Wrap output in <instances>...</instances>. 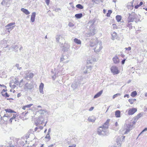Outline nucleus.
Segmentation results:
<instances>
[{
  "mask_svg": "<svg viewBox=\"0 0 147 147\" xmlns=\"http://www.w3.org/2000/svg\"><path fill=\"white\" fill-rule=\"evenodd\" d=\"M88 24L90 25L89 32L86 34L88 37H90L94 35L96 33V30L94 27V22L90 21Z\"/></svg>",
  "mask_w": 147,
  "mask_h": 147,
  "instance_id": "1",
  "label": "nucleus"
},
{
  "mask_svg": "<svg viewBox=\"0 0 147 147\" xmlns=\"http://www.w3.org/2000/svg\"><path fill=\"white\" fill-rule=\"evenodd\" d=\"M97 134L100 135H107L108 132L107 129H105L102 126L99 127L97 130Z\"/></svg>",
  "mask_w": 147,
  "mask_h": 147,
  "instance_id": "2",
  "label": "nucleus"
},
{
  "mask_svg": "<svg viewBox=\"0 0 147 147\" xmlns=\"http://www.w3.org/2000/svg\"><path fill=\"white\" fill-rule=\"evenodd\" d=\"M138 19H139V18L138 17V16L134 12H132L131 13L129 14L128 21L129 22H133L134 20H138Z\"/></svg>",
  "mask_w": 147,
  "mask_h": 147,
  "instance_id": "3",
  "label": "nucleus"
},
{
  "mask_svg": "<svg viewBox=\"0 0 147 147\" xmlns=\"http://www.w3.org/2000/svg\"><path fill=\"white\" fill-rule=\"evenodd\" d=\"M125 137V136H119L117 139V141H116V143L115 144L113 147H121V144L119 142V141H122L124 140Z\"/></svg>",
  "mask_w": 147,
  "mask_h": 147,
  "instance_id": "4",
  "label": "nucleus"
},
{
  "mask_svg": "<svg viewBox=\"0 0 147 147\" xmlns=\"http://www.w3.org/2000/svg\"><path fill=\"white\" fill-rule=\"evenodd\" d=\"M34 87V85L32 82L26 83L24 86V90H31Z\"/></svg>",
  "mask_w": 147,
  "mask_h": 147,
  "instance_id": "5",
  "label": "nucleus"
},
{
  "mask_svg": "<svg viewBox=\"0 0 147 147\" xmlns=\"http://www.w3.org/2000/svg\"><path fill=\"white\" fill-rule=\"evenodd\" d=\"M102 44L101 41L97 42V43L96 45V47L94 48V51L96 53L99 52L102 48Z\"/></svg>",
  "mask_w": 147,
  "mask_h": 147,
  "instance_id": "6",
  "label": "nucleus"
},
{
  "mask_svg": "<svg viewBox=\"0 0 147 147\" xmlns=\"http://www.w3.org/2000/svg\"><path fill=\"white\" fill-rule=\"evenodd\" d=\"M25 78L27 80H30L34 76V74L32 73H29L27 71L25 72Z\"/></svg>",
  "mask_w": 147,
  "mask_h": 147,
  "instance_id": "7",
  "label": "nucleus"
},
{
  "mask_svg": "<svg viewBox=\"0 0 147 147\" xmlns=\"http://www.w3.org/2000/svg\"><path fill=\"white\" fill-rule=\"evenodd\" d=\"M124 127H126L125 128L126 131L125 132V134H127L128 132H129L131 129H132L133 127V125H132L131 123L130 124H125L124 125Z\"/></svg>",
  "mask_w": 147,
  "mask_h": 147,
  "instance_id": "8",
  "label": "nucleus"
},
{
  "mask_svg": "<svg viewBox=\"0 0 147 147\" xmlns=\"http://www.w3.org/2000/svg\"><path fill=\"white\" fill-rule=\"evenodd\" d=\"M56 41L58 42L60 44V45L61 46L63 45V43H61V41L62 40L63 38L62 36L60 35H57L55 37Z\"/></svg>",
  "mask_w": 147,
  "mask_h": 147,
  "instance_id": "9",
  "label": "nucleus"
},
{
  "mask_svg": "<svg viewBox=\"0 0 147 147\" xmlns=\"http://www.w3.org/2000/svg\"><path fill=\"white\" fill-rule=\"evenodd\" d=\"M111 70L114 74H117L119 73L118 68L115 66H112L111 68Z\"/></svg>",
  "mask_w": 147,
  "mask_h": 147,
  "instance_id": "10",
  "label": "nucleus"
},
{
  "mask_svg": "<svg viewBox=\"0 0 147 147\" xmlns=\"http://www.w3.org/2000/svg\"><path fill=\"white\" fill-rule=\"evenodd\" d=\"M44 119L41 116H39V118L36 120V126L40 124H42L44 123Z\"/></svg>",
  "mask_w": 147,
  "mask_h": 147,
  "instance_id": "11",
  "label": "nucleus"
},
{
  "mask_svg": "<svg viewBox=\"0 0 147 147\" xmlns=\"http://www.w3.org/2000/svg\"><path fill=\"white\" fill-rule=\"evenodd\" d=\"M80 82H74L72 84L71 87L73 90H75L80 86Z\"/></svg>",
  "mask_w": 147,
  "mask_h": 147,
  "instance_id": "12",
  "label": "nucleus"
},
{
  "mask_svg": "<svg viewBox=\"0 0 147 147\" xmlns=\"http://www.w3.org/2000/svg\"><path fill=\"white\" fill-rule=\"evenodd\" d=\"M62 50L64 51H68L70 48V46L68 43H65L64 45L63 46Z\"/></svg>",
  "mask_w": 147,
  "mask_h": 147,
  "instance_id": "13",
  "label": "nucleus"
},
{
  "mask_svg": "<svg viewBox=\"0 0 147 147\" xmlns=\"http://www.w3.org/2000/svg\"><path fill=\"white\" fill-rule=\"evenodd\" d=\"M137 111V109L136 108H132L129 110L128 111V114L129 115H132Z\"/></svg>",
  "mask_w": 147,
  "mask_h": 147,
  "instance_id": "14",
  "label": "nucleus"
},
{
  "mask_svg": "<svg viewBox=\"0 0 147 147\" xmlns=\"http://www.w3.org/2000/svg\"><path fill=\"white\" fill-rule=\"evenodd\" d=\"M98 41L97 39H94L92 40H91L90 42V46L92 47L94 45L96 46V45L97 43V42Z\"/></svg>",
  "mask_w": 147,
  "mask_h": 147,
  "instance_id": "15",
  "label": "nucleus"
},
{
  "mask_svg": "<svg viewBox=\"0 0 147 147\" xmlns=\"http://www.w3.org/2000/svg\"><path fill=\"white\" fill-rule=\"evenodd\" d=\"M18 143L21 146H24L25 144L27 143V141L26 140H25L24 139L22 138L20 140Z\"/></svg>",
  "mask_w": 147,
  "mask_h": 147,
  "instance_id": "16",
  "label": "nucleus"
},
{
  "mask_svg": "<svg viewBox=\"0 0 147 147\" xmlns=\"http://www.w3.org/2000/svg\"><path fill=\"white\" fill-rule=\"evenodd\" d=\"M110 119H108L106 122L104 123L102 127H103L105 129H107L108 128L109 126V122L110 121Z\"/></svg>",
  "mask_w": 147,
  "mask_h": 147,
  "instance_id": "17",
  "label": "nucleus"
},
{
  "mask_svg": "<svg viewBox=\"0 0 147 147\" xmlns=\"http://www.w3.org/2000/svg\"><path fill=\"white\" fill-rule=\"evenodd\" d=\"M96 119V118L93 116L89 117L88 119V121L92 122H94Z\"/></svg>",
  "mask_w": 147,
  "mask_h": 147,
  "instance_id": "18",
  "label": "nucleus"
},
{
  "mask_svg": "<svg viewBox=\"0 0 147 147\" xmlns=\"http://www.w3.org/2000/svg\"><path fill=\"white\" fill-rule=\"evenodd\" d=\"M134 0L132 2H131L130 3H129L127 6V7L128 9H133L134 6L133 5V2Z\"/></svg>",
  "mask_w": 147,
  "mask_h": 147,
  "instance_id": "19",
  "label": "nucleus"
},
{
  "mask_svg": "<svg viewBox=\"0 0 147 147\" xmlns=\"http://www.w3.org/2000/svg\"><path fill=\"white\" fill-rule=\"evenodd\" d=\"M36 13L35 12H33L31 15V21L32 22H34L35 21Z\"/></svg>",
  "mask_w": 147,
  "mask_h": 147,
  "instance_id": "20",
  "label": "nucleus"
},
{
  "mask_svg": "<svg viewBox=\"0 0 147 147\" xmlns=\"http://www.w3.org/2000/svg\"><path fill=\"white\" fill-rule=\"evenodd\" d=\"M9 115L7 114H5L3 117H1V119H3L4 121H7L8 119V117H9Z\"/></svg>",
  "mask_w": 147,
  "mask_h": 147,
  "instance_id": "21",
  "label": "nucleus"
},
{
  "mask_svg": "<svg viewBox=\"0 0 147 147\" xmlns=\"http://www.w3.org/2000/svg\"><path fill=\"white\" fill-rule=\"evenodd\" d=\"M21 10L26 15H29L30 13V12L28 9L23 8H22Z\"/></svg>",
  "mask_w": 147,
  "mask_h": 147,
  "instance_id": "22",
  "label": "nucleus"
},
{
  "mask_svg": "<svg viewBox=\"0 0 147 147\" xmlns=\"http://www.w3.org/2000/svg\"><path fill=\"white\" fill-rule=\"evenodd\" d=\"M113 60L114 63L115 64L118 63L119 62V59L117 56H115V57H113Z\"/></svg>",
  "mask_w": 147,
  "mask_h": 147,
  "instance_id": "23",
  "label": "nucleus"
},
{
  "mask_svg": "<svg viewBox=\"0 0 147 147\" xmlns=\"http://www.w3.org/2000/svg\"><path fill=\"white\" fill-rule=\"evenodd\" d=\"M103 92V90H101L99 92L97 93L94 96V98H98L100 96Z\"/></svg>",
  "mask_w": 147,
  "mask_h": 147,
  "instance_id": "24",
  "label": "nucleus"
},
{
  "mask_svg": "<svg viewBox=\"0 0 147 147\" xmlns=\"http://www.w3.org/2000/svg\"><path fill=\"white\" fill-rule=\"evenodd\" d=\"M38 112L41 115H43L45 113H46L47 111L46 110H42L40 109Z\"/></svg>",
  "mask_w": 147,
  "mask_h": 147,
  "instance_id": "25",
  "label": "nucleus"
},
{
  "mask_svg": "<svg viewBox=\"0 0 147 147\" xmlns=\"http://www.w3.org/2000/svg\"><path fill=\"white\" fill-rule=\"evenodd\" d=\"M74 42L78 45H81V41L77 38H75L74 39Z\"/></svg>",
  "mask_w": 147,
  "mask_h": 147,
  "instance_id": "26",
  "label": "nucleus"
},
{
  "mask_svg": "<svg viewBox=\"0 0 147 147\" xmlns=\"http://www.w3.org/2000/svg\"><path fill=\"white\" fill-rule=\"evenodd\" d=\"M83 16V15L82 13H79L75 14V16L77 19H80Z\"/></svg>",
  "mask_w": 147,
  "mask_h": 147,
  "instance_id": "27",
  "label": "nucleus"
},
{
  "mask_svg": "<svg viewBox=\"0 0 147 147\" xmlns=\"http://www.w3.org/2000/svg\"><path fill=\"white\" fill-rule=\"evenodd\" d=\"M115 115L117 117H120V111L119 110H117L115 112Z\"/></svg>",
  "mask_w": 147,
  "mask_h": 147,
  "instance_id": "28",
  "label": "nucleus"
},
{
  "mask_svg": "<svg viewBox=\"0 0 147 147\" xmlns=\"http://www.w3.org/2000/svg\"><path fill=\"white\" fill-rule=\"evenodd\" d=\"M67 57L66 55H62L61 58V61H64L65 60L67 59Z\"/></svg>",
  "mask_w": 147,
  "mask_h": 147,
  "instance_id": "29",
  "label": "nucleus"
},
{
  "mask_svg": "<svg viewBox=\"0 0 147 147\" xmlns=\"http://www.w3.org/2000/svg\"><path fill=\"white\" fill-rule=\"evenodd\" d=\"M45 138L47 141L48 142L51 139L49 134H47L46 136L45 137Z\"/></svg>",
  "mask_w": 147,
  "mask_h": 147,
  "instance_id": "30",
  "label": "nucleus"
},
{
  "mask_svg": "<svg viewBox=\"0 0 147 147\" xmlns=\"http://www.w3.org/2000/svg\"><path fill=\"white\" fill-rule=\"evenodd\" d=\"M142 115V113H140L138 114V115L134 117V119L137 120L141 117Z\"/></svg>",
  "mask_w": 147,
  "mask_h": 147,
  "instance_id": "31",
  "label": "nucleus"
},
{
  "mask_svg": "<svg viewBox=\"0 0 147 147\" xmlns=\"http://www.w3.org/2000/svg\"><path fill=\"white\" fill-rule=\"evenodd\" d=\"M1 93L2 95L3 96L6 97H9V95L7 92L4 93L3 92H1Z\"/></svg>",
  "mask_w": 147,
  "mask_h": 147,
  "instance_id": "32",
  "label": "nucleus"
},
{
  "mask_svg": "<svg viewBox=\"0 0 147 147\" xmlns=\"http://www.w3.org/2000/svg\"><path fill=\"white\" fill-rule=\"evenodd\" d=\"M131 22H129L128 21V23L127 24V26L129 28V29H131L132 28V24L131 23Z\"/></svg>",
  "mask_w": 147,
  "mask_h": 147,
  "instance_id": "33",
  "label": "nucleus"
},
{
  "mask_svg": "<svg viewBox=\"0 0 147 147\" xmlns=\"http://www.w3.org/2000/svg\"><path fill=\"white\" fill-rule=\"evenodd\" d=\"M116 18L118 22H119L121 21V17L119 15H117L116 17Z\"/></svg>",
  "mask_w": 147,
  "mask_h": 147,
  "instance_id": "34",
  "label": "nucleus"
},
{
  "mask_svg": "<svg viewBox=\"0 0 147 147\" xmlns=\"http://www.w3.org/2000/svg\"><path fill=\"white\" fill-rule=\"evenodd\" d=\"M15 22H11V23H10L8 24L7 25H6L5 26V27H12V26H13V25H15Z\"/></svg>",
  "mask_w": 147,
  "mask_h": 147,
  "instance_id": "35",
  "label": "nucleus"
},
{
  "mask_svg": "<svg viewBox=\"0 0 147 147\" xmlns=\"http://www.w3.org/2000/svg\"><path fill=\"white\" fill-rule=\"evenodd\" d=\"M137 94V93L136 91L132 92L131 94V96L132 97H134Z\"/></svg>",
  "mask_w": 147,
  "mask_h": 147,
  "instance_id": "36",
  "label": "nucleus"
},
{
  "mask_svg": "<svg viewBox=\"0 0 147 147\" xmlns=\"http://www.w3.org/2000/svg\"><path fill=\"white\" fill-rule=\"evenodd\" d=\"M76 7L80 9H82L83 8V6L80 4H78L77 5Z\"/></svg>",
  "mask_w": 147,
  "mask_h": 147,
  "instance_id": "37",
  "label": "nucleus"
},
{
  "mask_svg": "<svg viewBox=\"0 0 147 147\" xmlns=\"http://www.w3.org/2000/svg\"><path fill=\"white\" fill-rule=\"evenodd\" d=\"M87 70H86L85 71H84V73L85 74H86L88 72V71L91 70V68L90 67H87Z\"/></svg>",
  "mask_w": 147,
  "mask_h": 147,
  "instance_id": "38",
  "label": "nucleus"
},
{
  "mask_svg": "<svg viewBox=\"0 0 147 147\" xmlns=\"http://www.w3.org/2000/svg\"><path fill=\"white\" fill-rule=\"evenodd\" d=\"M13 27H14L13 26L12 27H6V30H7V31L9 33L10 31H11L13 29Z\"/></svg>",
  "mask_w": 147,
  "mask_h": 147,
  "instance_id": "39",
  "label": "nucleus"
},
{
  "mask_svg": "<svg viewBox=\"0 0 147 147\" xmlns=\"http://www.w3.org/2000/svg\"><path fill=\"white\" fill-rule=\"evenodd\" d=\"M5 111L6 112H8V113H15V112L13 110L9 109H5Z\"/></svg>",
  "mask_w": 147,
  "mask_h": 147,
  "instance_id": "40",
  "label": "nucleus"
},
{
  "mask_svg": "<svg viewBox=\"0 0 147 147\" xmlns=\"http://www.w3.org/2000/svg\"><path fill=\"white\" fill-rule=\"evenodd\" d=\"M92 1L96 4H98L100 3V2H102L101 0H92Z\"/></svg>",
  "mask_w": 147,
  "mask_h": 147,
  "instance_id": "41",
  "label": "nucleus"
},
{
  "mask_svg": "<svg viewBox=\"0 0 147 147\" xmlns=\"http://www.w3.org/2000/svg\"><path fill=\"white\" fill-rule=\"evenodd\" d=\"M112 13V11L111 10H109L108 11V12L107 14V17H110L111 13Z\"/></svg>",
  "mask_w": 147,
  "mask_h": 147,
  "instance_id": "42",
  "label": "nucleus"
},
{
  "mask_svg": "<svg viewBox=\"0 0 147 147\" xmlns=\"http://www.w3.org/2000/svg\"><path fill=\"white\" fill-rule=\"evenodd\" d=\"M121 95V94L120 93H117L116 94H114L113 97V98H115L116 97H117L118 96H120Z\"/></svg>",
  "mask_w": 147,
  "mask_h": 147,
  "instance_id": "43",
  "label": "nucleus"
},
{
  "mask_svg": "<svg viewBox=\"0 0 147 147\" xmlns=\"http://www.w3.org/2000/svg\"><path fill=\"white\" fill-rule=\"evenodd\" d=\"M44 86V84L42 83H41L40 85L39 89H43Z\"/></svg>",
  "mask_w": 147,
  "mask_h": 147,
  "instance_id": "44",
  "label": "nucleus"
},
{
  "mask_svg": "<svg viewBox=\"0 0 147 147\" xmlns=\"http://www.w3.org/2000/svg\"><path fill=\"white\" fill-rule=\"evenodd\" d=\"M16 67L19 70H21V69H22L21 67H19V65L18 64H16Z\"/></svg>",
  "mask_w": 147,
  "mask_h": 147,
  "instance_id": "45",
  "label": "nucleus"
},
{
  "mask_svg": "<svg viewBox=\"0 0 147 147\" xmlns=\"http://www.w3.org/2000/svg\"><path fill=\"white\" fill-rule=\"evenodd\" d=\"M128 101L131 104H133L134 102L132 99H129Z\"/></svg>",
  "mask_w": 147,
  "mask_h": 147,
  "instance_id": "46",
  "label": "nucleus"
},
{
  "mask_svg": "<svg viewBox=\"0 0 147 147\" xmlns=\"http://www.w3.org/2000/svg\"><path fill=\"white\" fill-rule=\"evenodd\" d=\"M146 131H147V127L145 128L143 130L141 131L140 134L138 136H139L143 132Z\"/></svg>",
  "mask_w": 147,
  "mask_h": 147,
  "instance_id": "47",
  "label": "nucleus"
},
{
  "mask_svg": "<svg viewBox=\"0 0 147 147\" xmlns=\"http://www.w3.org/2000/svg\"><path fill=\"white\" fill-rule=\"evenodd\" d=\"M68 25L70 27H72L74 26V24L70 22L68 24Z\"/></svg>",
  "mask_w": 147,
  "mask_h": 147,
  "instance_id": "48",
  "label": "nucleus"
},
{
  "mask_svg": "<svg viewBox=\"0 0 147 147\" xmlns=\"http://www.w3.org/2000/svg\"><path fill=\"white\" fill-rule=\"evenodd\" d=\"M137 120H136L135 119H134V121L132 123V125L133 126L135 125L136 124V122L137 121Z\"/></svg>",
  "mask_w": 147,
  "mask_h": 147,
  "instance_id": "49",
  "label": "nucleus"
},
{
  "mask_svg": "<svg viewBox=\"0 0 147 147\" xmlns=\"http://www.w3.org/2000/svg\"><path fill=\"white\" fill-rule=\"evenodd\" d=\"M113 28L114 29H117V26L116 24H113Z\"/></svg>",
  "mask_w": 147,
  "mask_h": 147,
  "instance_id": "50",
  "label": "nucleus"
},
{
  "mask_svg": "<svg viewBox=\"0 0 147 147\" xmlns=\"http://www.w3.org/2000/svg\"><path fill=\"white\" fill-rule=\"evenodd\" d=\"M40 92L42 94H44V92L43 91V89H39Z\"/></svg>",
  "mask_w": 147,
  "mask_h": 147,
  "instance_id": "51",
  "label": "nucleus"
},
{
  "mask_svg": "<svg viewBox=\"0 0 147 147\" xmlns=\"http://www.w3.org/2000/svg\"><path fill=\"white\" fill-rule=\"evenodd\" d=\"M6 3H7L6 2L5 0H3L1 3V4L2 5H4Z\"/></svg>",
  "mask_w": 147,
  "mask_h": 147,
  "instance_id": "52",
  "label": "nucleus"
},
{
  "mask_svg": "<svg viewBox=\"0 0 147 147\" xmlns=\"http://www.w3.org/2000/svg\"><path fill=\"white\" fill-rule=\"evenodd\" d=\"M69 5H70L73 8H74V7L73 4V3L72 2H71L69 3Z\"/></svg>",
  "mask_w": 147,
  "mask_h": 147,
  "instance_id": "53",
  "label": "nucleus"
},
{
  "mask_svg": "<svg viewBox=\"0 0 147 147\" xmlns=\"http://www.w3.org/2000/svg\"><path fill=\"white\" fill-rule=\"evenodd\" d=\"M32 105V104H30L29 105H26V107L27 108H29L31 107Z\"/></svg>",
  "mask_w": 147,
  "mask_h": 147,
  "instance_id": "54",
  "label": "nucleus"
},
{
  "mask_svg": "<svg viewBox=\"0 0 147 147\" xmlns=\"http://www.w3.org/2000/svg\"><path fill=\"white\" fill-rule=\"evenodd\" d=\"M45 2L47 5H48L50 2V0H45Z\"/></svg>",
  "mask_w": 147,
  "mask_h": 147,
  "instance_id": "55",
  "label": "nucleus"
},
{
  "mask_svg": "<svg viewBox=\"0 0 147 147\" xmlns=\"http://www.w3.org/2000/svg\"><path fill=\"white\" fill-rule=\"evenodd\" d=\"M125 49L126 50H127L128 51H130L131 50V47H129L128 48H125Z\"/></svg>",
  "mask_w": 147,
  "mask_h": 147,
  "instance_id": "56",
  "label": "nucleus"
},
{
  "mask_svg": "<svg viewBox=\"0 0 147 147\" xmlns=\"http://www.w3.org/2000/svg\"><path fill=\"white\" fill-rule=\"evenodd\" d=\"M125 60H126V59H123V60L121 62L122 64L123 65L124 64L125 61Z\"/></svg>",
  "mask_w": 147,
  "mask_h": 147,
  "instance_id": "57",
  "label": "nucleus"
},
{
  "mask_svg": "<svg viewBox=\"0 0 147 147\" xmlns=\"http://www.w3.org/2000/svg\"><path fill=\"white\" fill-rule=\"evenodd\" d=\"M117 35V33L115 32H114L113 33V34H112V36H115V37Z\"/></svg>",
  "mask_w": 147,
  "mask_h": 147,
  "instance_id": "58",
  "label": "nucleus"
},
{
  "mask_svg": "<svg viewBox=\"0 0 147 147\" xmlns=\"http://www.w3.org/2000/svg\"><path fill=\"white\" fill-rule=\"evenodd\" d=\"M94 109V107H91L89 109V110L90 111H92Z\"/></svg>",
  "mask_w": 147,
  "mask_h": 147,
  "instance_id": "59",
  "label": "nucleus"
},
{
  "mask_svg": "<svg viewBox=\"0 0 147 147\" xmlns=\"http://www.w3.org/2000/svg\"><path fill=\"white\" fill-rule=\"evenodd\" d=\"M14 117H11L9 119V121L10 123H11L12 122V121L13 119H14Z\"/></svg>",
  "mask_w": 147,
  "mask_h": 147,
  "instance_id": "60",
  "label": "nucleus"
},
{
  "mask_svg": "<svg viewBox=\"0 0 147 147\" xmlns=\"http://www.w3.org/2000/svg\"><path fill=\"white\" fill-rule=\"evenodd\" d=\"M140 6L138 4L137 5H135L134 7L136 9H137Z\"/></svg>",
  "mask_w": 147,
  "mask_h": 147,
  "instance_id": "61",
  "label": "nucleus"
},
{
  "mask_svg": "<svg viewBox=\"0 0 147 147\" xmlns=\"http://www.w3.org/2000/svg\"><path fill=\"white\" fill-rule=\"evenodd\" d=\"M76 146V145L75 144H73L72 145L69 146L68 147H75Z\"/></svg>",
  "mask_w": 147,
  "mask_h": 147,
  "instance_id": "62",
  "label": "nucleus"
},
{
  "mask_svg": "<svg viewBox=\"0 0 147 147\" xmlns=\"http://www.w3.org/2000/svg\"><path fill=\"white\" fill-rule=\"evenodd\" d=\"M61 10V9L60 8H57L56 9H55V11L56 12H57V11H59V10Z\"/></svg>",
  "mask_w": 147,
  "mask_h": 147,
  "instance_id": "63",
  "label": "nucleus"
},
{
  "mask_svg": "<svg viewBox=\"0 0 147 147\" xmlns=\"http://www.w3.org/2000/svg\"><path fill=\"white\" fill-rule=\"evenodd\" d=\"M19 83V82L18 81L16 80V81L15 82L14 84H18Z\"/></svg>",
  "mask_w": 147,
  "mask_h": 147,
  "instance_id": "64",
  "label": "nucleus"
}]
</instances>
